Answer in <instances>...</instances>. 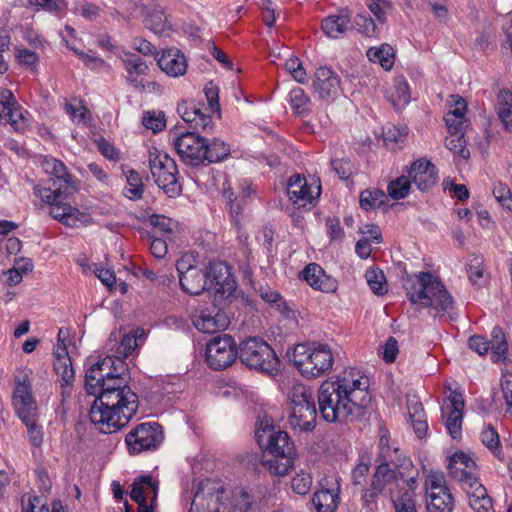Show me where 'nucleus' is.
<instances>
[{"mask_svg":"<svg viewBox=\"0 0 512 512\" xmlns=\"http://www.w3.org/2000/svg\"><path fill=\"white\" fill-rule=\"evenodd\" d=\"M127 185L123 190L126 198L136 201L143 197L144 184L142 178L136 170L129 169L125 172Z\"/></svg>","mask_w":512,"mask_h":512,"instance_id":"nucleus-36","label":"nucleus"},{"mask_svg":"<svg viewBox=\"0 0 512 512\" xmlns=\"http://www.w3.org/2000/svg\"><path fill=\"white\" fill-rule=\"evenodd\" d=\"M339 84L338 76L330 68L322 66V98L336 96L339 92Z\"/></svg>","mask_w":512,"mask_h":512,"instance_id":"nucleus-45","label":"nucleus"},{"mask_svg":"<svg viewBox=\"0 0 512 512\" xmlns=\"http://www.w3.org/2000/svg\"><path fill=\"white\" fill-rule=\"evenodd\" d=\"M341 348L334 342L322 344V373L330 371L341 361Z\"/></svg>","mask_w":512,"mask_h":512,"instance_id":"nucleus-46","label":"nucleus"},{"mask_svg":"<svg viewBox=\"0 0 512 512\" xmlns=\"http://www.w3.org/2000/svg\"><path fill=\"white\" fill-rule=\"evenodd\" d=\"M208 290L214 289L215 296L221 299L230 298L236 290V281L231 267L220 260L211 261L205 271Z\"/></svg>","mask_w":512,"mask_h":512,"instance_id":"nucleus-13","label":"nucleus"},{"mask_svg":"<svg viewBox=\"0 0 512 512\" xmlns=\"http://www.w3.org/2000/svg\"><path fill=\"white\" fill-rule=\"evenodd\" d=\"M408 300L421 308H430L434 317L447 316L450 320L457 318L455 302L438 276L431 272L415 274V280L409 279L405 284Z\"/></svg>","mask_w":512,"mask_h":512,"instance_id":"nucleus-5","label":"nucleus"},{"mask_svg":"<svg viewBox=\"0 0 512 512\" xmlns=\"http://www.w3.org/2000/svg\"><path fill=\"white\" fill-rule=\"evenodd\" d=\"M39 421H30L24 423L27 429V436L31 446L39 448L43 444L44 432Z\"/></svg>","mask_w":512,"mask_h":512,"instance_id":"nucleus-58","label":"nucleus"},{"mask_svg":"<svg viewBox=\"0 0 512 512\" xmlns=\"http://www.w3.org/2000/svg\"><path fill=\"white\" fill-rule=\"evenodd\" d=\"M144 23L155 34H163L169 30L166 16L161 7L147 9Z\"/></svg>","mask_w":512,"mask_h":512,"instance_id":"nucleus-41","label":"nucleus"},{"mask_svg":"<svg viewBox=\"0 0 512 512\" xmlns=\"http://www.w3.org/2000/svg\"><path fill=\"white\" fill-rule=\"evenodd\" d=\"M427 512H452L454 509V498L450 491L440 494H432L427 497Z\"/></svg>","mask_w":512,"mask_h":512,"instance_id":"nucleus-38","label":"nucleus"},{"mask_svg":"<svg viewBox=\"0 0 512 512\" xmlns=\"http://www.w3.org/2000/svg\"><path fill=\"white\" fill-rule=\"evenodd\" d=\"M164 440L162 426L157 422L137 424L125 436V444L130 455L157 450Z\"/></svg>","mask_w":512,"mask_h":512,"instance_id":"nucleus-9","label":"nucleus"},{"mask_svg":"<svg viewBox=\"0 0 512 512\" xmlns=\"http://www.w3.org/2000/svg\"><path fill=\"white\" fill-rule=\"evenodd\" d=\"M15 413L22 423L39 421L38 407L36 402L13 405Z\"/></svg>","mask_w":512,"mask_h":512,"instance_id":"nucleus-51","label":"nucleus"},{"mask_svg":"<svg viewBox=\"0 0 512 512\" xmlns=\"http://www.w3.org/2000/svg\"><path fill=\"white\" fill-rule=\"evenodd\" d=\"M330 164L341 180H348L355 171L354 164L346 158H332Z\"/></svg>","mask_w":512,"mask_h":512,"instance_id":"nucleus-53","label":"nucleus"},{"mask_svg":"<svg viewBox=\"0 0 512 512\" xmlns=\"http://www.w3.org/2000/svg\"><path fill=\"white\" fill-rule=\"evenodd\" d=\"M290 361L303 377L317 378L320 375V345L315 347L307 343L297 344L290 356Z\"/></svg>","mask_w":512,"mask_h":512,"instance_id":"nucleus-14","label":"nucleus"},{"mask_svg":"<svg viewBox=\"0 0 512 512\" xmlns=\"http://www.w3.org/2000/svg\"><path fill=\"white\" fill-rule=\"evenodd\" d=\"M387 195L380 189H366L360 193L359 203L364 210L380 208L385 204Z\"/></svg>","mask_w":512,"mask_h":512,"instance_id":"nucleus-43","label":"nucleus"},{"mask_svg":"<svg viewBox=\"0 0 512 512\" xmlns=\"http://www.w3.org/2000/svg\"><path fill=\"white\" fill-rule=\"evenodd\" d=\"M379 452L376 457V469L371 477L372 486L377 491L396 493L400 481L410 489H416L418 471L410 458L404 456L398 447H392L389 443L388 431H384L379 439Z\"/></svg>","mask_w":512,"mask_h":512,"instance_id":"nucleus-3","label":"nucleus"},{"mask_svg":"<svg viewBox=\"0 0 512 512\" xmlns=\"http://www.w3.org/2000/svg\"><path fill=\"white\" fill-rule=\"evenodd\" d=\"M205 161L208 163H217L223 161L230 154V146L224 141L214 138L211 142L205 139Z\"/></svg>","mask_w":512,"mask_h":512,"instance_id":"nucleus-40","label":"nucleus"},{"mask_svg":"<svg viewBox=\"0 0 512 512\" xmlns=\"http://www.w3.org/2000/svg\"><path fill=\"white\" fill-rule=\"evenodd\" d=\"M370 401L369 379L353 369L322 382V419L327 422L360 419Z\"/></svg>","mask_w":512,"mask_h":512,"instance_id":"nucleus-2","label":"nucleus"},{"mask_svg":"<svg viewBox=\"0 0 512 512\" xmlns=\"http://www.w3.org/2000/svg\"><path fill=\"white\" fill-rule=\"evenodd\" d=\"M159 482L150 475H140L134 479L130 497L138 504V512H153L156 507Z\"/></svg>","mask_w":512,"mask_h":512,"instance_id":"nucleus-15","label":"nucleus"},{"mask_svg":"<svg viewBox=\"0 0 512 512\" xmlns=\"http://www.w3.org/2000/svg\"><path fill=\"white\" fill-rule=\"evenodd\" d=\"M46 170L50 172L54 177L53 189L61 187L62 190L76 191V186L72 183V176L67 171V167L63 162L57 159H51L46 161Z\"/></svg>","mask_w":512,"mask_h":512,"instance_id":"nucleus-29","label":"nucleus"},{"mask_svg":"<svg viewBox=\"0 0 512 512\" xmlns=\"http://www.w3.org/2000/svg\"><path fill=\"white\" fill-rule=\"evenodd\" d=\"M367 57L374 63H379L385 70H390L394 64V51L389 44L380 47H371L367 50Z\"/></svg>","mask_w":512,"mask_h":512,"instance_id":"nucleus-39","label":"nucleus"},{"mask_svg":"<svg viewBox=\"0 0 512 512\" xmlns=\"http://www.w3.org/2000/svg\"><path fill=\"white\" fill-rule=\"evenodd\" d=\"M290 104L294 111L301 116H304L309 110V99L301 88H294L290 91Z\"/></svg>","mask_w":512,"mask_h":512,"instance_id":"nucleus-52","label":"nucleus"},{"mask_svg":"<svg viewBox=\"0 0 512 512\" xmlns=\"http://www.w3.org/2000/svg\"><path fill=\"white\" fill-rule=\"evenodd\" d=\"M351 21L347 9H342L336 15L327 16L322 20V32L330 38H339L343 35Z\"/></svg>","mask_w":512,"mask_h":512,"instance_id":"nucleus-27","label":"nucleus"},{"mask_svg":"<svg viewBox=\"0 0 512 512\" xmlns=\"http://www.w3.org/2000/svg\"><path fill=\"white\" fill-rule=\"evenodd\" d=\"M204 94L207 99L210 110L212 112H220L218 86L212 81L209 82L204 88Z\"/></svg>","mask_w":512,"mask_h":512,"instance_id":"nucleus-63","label":"nucleus"},{"mask_svg":"<svg viewBox=\"0 0 512 512\" xmlns=\"http://www.w3.org/2000/svg\"><path fill=\"white\" fill-rule=\"evenodd\" d=\"M233 512H248L254 504V497L245 487L236 488L232 496Z\"/></svg>","mask_w":512,"mask_h":512,"instance_id":"nucleus-44","label":"nucleus"},{"mask_svg":"<svg viewBox=\"0 0 512 512\" xmlns=\"http://www.w3.org/2000/svg\"><path fill=\"white\" fill-rule=\"evenodd\" d=\"M114 365L115 359L112 356H107L90 366L85 373V390L89 395L96 397L107 376L112 373Z\"/></svg>","mask_w":512,"mask_h":512,"instance_id":"nucleus-20","label":"nucleus"},{"mask_svg":"<svg viewBox=\"0 0 512 512\" xmlns=\"http://www.w3.org/2000/svg\"><path fill=\"white\" fill-rule=\"evenodd\" d=\"M453 98L455 107L446 113L444 121L450 135L465 134L469 124L465 115L467 103L462 97L453 96Z\"/></svg>","mask_w":512,"mask_h":512,"instance_id":"nucleus-24","label":"nucleus"},{"mask_svg":"<svg viewBox=\"0 0 512 512\" xmlns=\"http://www.w3.org/2000/svg\"><path fill=\"white\" fill-rule=\"evenodd\" d=\"M463 490L466 492L469 498V505L474 511L494 512L492 499L479 480H473V483Z\"/></svg>","mask_w":512,"mask_h":512,"instance_id":"nucleus-25","label":"nucleus"},{"mask_svg":"<svg viewBox=\"0 0 512 512\" xmlns=\"http://www.w3.org/2000/svg\"><path fill=\"white\" fill-rule=\"evenodd\" d=\"M365 279L369 288L377 296H383L387 293L388 287L384 272L377 267H370L366 270Z\"/></svg>","mask_w":512,"mask_h":512,"instance_id":"nucleus-42","label":"nucleus"},{"mask_svg":"<svg viewBox=\"0 0 512 512\" xmlns=\"http://www.w3.org/2000/svg\"><path fill=\"white\" fill-rule=\"evenodd\" d=\"M124 69L127 72L126 80L135 89L144 91L146 86L138 77L147 74L149 67L146 61L135 53H124L121 58Z\"/></svg>","mask_w":512,"mask_h":512,"instance_id":"nucleus-22","label":"nucleus"},{"mask_svg":"<svg viewBox=\"0 0 512 512\" xmlns=\"http://www.w3.org/2000/svg\"><path fill=\"white\" fill-rule=\"evenodd\" d=\"M318 264H308L299 274V278L306 281L315 290H320V279L316 275Z\"/></svg>","mask_w":512,"mask_h":512,"instance_id":"nucleus-64","label":"nucleus"},{"mask_svg":"<svg viewBox=\"0 0 512 512\" xmlns=\"http://www.w3.org/2000/svg\"><path fill=\"white\" fill-rule=\"evenodd\" d=\"M194 326L203 333H215L225 329L228 324V318L220 312L212 315L210 312H202L194 321Z\"/></svg>","mask_w":512,"mask_h":512,"instance_id":"nucleus-28","label":"nucleus"},{"mask_svg":"<svg viewBox=\"0 0 512 512\" xmlns=\"http://www.w3.org/2000/svg\"><path fill=\"white\" fill-rule=\"evenodd\" d=\"M143 336V330H136L133 334L123 335L116 349V355L112 356L121 369L126 370L123 359L129 357L135 351L138 347V341H141Z\"/></svg>","mask_w":512,"mask_h":512,"instance_id":"nucleus-30","label":"nucleus"},{"mask_svg":"<svg viewBox=\"0 0 512 512\" xmlns=\"http://www.w3.org/2000/svg\"><path fill=\"white\" fill-rule=\"evenodd\" d=\"M426 489L427 497H430L432 494H440L442 492L449 491L445 486L444 477L439 474H432L427 478Z\"/></svg>","mask_w":512,"mask_h":512,"instance_id":"nucleus-60","label":"nucleus"},{"mask_svg":"<svg viewBox=\"0 0 512 512\" xmlns=\"http://www.w3.org/2000/svg\"><path fill=\"white\" fill-rule=\"evenodd\" d=\"M493 195L503 208L512 210V193L506 184L502 182L495 183L493 186Z\"/></svg>","mask_w":512,"mask_h":512,"instance_id":"nucleus-55","label":"nucleus"},{"mask_svg":"<svg viewBox=\"0 0 512 512\" xmlns=\"http://www.w3.org/2000/svg\"><path fill=\"white\" fill-rule=\"evenodd\" d=\"M183 263H177L179 283L183 291L190 295H200L208 290L205 272L197 267L188 266L184 270Z\"/></svg>","mask_w":512,"mask_h":512,"instance_id":"nucleus-21","label":"nucleus"},{"mask_svg":"<svg viewBox=\"0 0 512 512\" xmlns=\"http://www.w3.org/2000/svg\"><path fill=\"white\" fill-rule=\"evenodd\" d=\"M142 124L147 128L151 129L154 132L161 131L166 123L164 119V115L157 114L156 112H147L142 118Z\"/></svg>","mask_w":512,"mask_h":512,"instance_id":"nucleus-62","label":"nucleus"},{"mask_svg":"<svg viewBox=\"0 0 512 512\" xmlns=\"http://www.w3.org/2000/svg\"><path fill=\"white\" fill-rule=\"evenodd\" d=\"M384 494L382 491H377L372 483L362 493V506L366 512H378L380 495Z\"/></svg>","mask_w":512,"mask_h":512,"instance_id":"nucleus-50","label":"nucleus"},{"mask_svg":"<svg viewBox=\"0 0 512 512\" xmlns=\"http://www.w3.org/2000/svg\"><path fill=\"white\" fill-rule=\"evenodd\" d=\"M490 349L492 353V359L495 362H499L506 359V353L508 350V343L506 341L503 330L495 326L491 332Z\"/></svg>","mask_w":512,"mask_h":512,"instance_id":"nucleus-35","label":"nucleus"},{"mask_svg":"<svg viewBox=\"0 0 512 512\" xmlns=\"http://www.w3.org/2000/svg\"><path fill=\"white\" fill-rule=\"evenodd\" d=\"M149 224L158 229L164 236L173 234L175 222L164 215L152 214L149 216Z\"/></svg>","mask_w":512,"mask_h":512,"instance_id":"nucleus-54","label":"nucleus"},{"mask_svg":"<svg viewBox=\"0 0 512 512\" xmlns=\"http://www.w3.org/2000/svg\"><path fill=\"white\" fill-rule=\"evenodd\" d=\"M406 172L411 182L422 192L428 191L438 182L436 166L424 158L414 161Z\"/></svg>","mask_w":512,"mask_h":512,"instance_id":"nucleus-19","label":"nucleus"},{"mask_svg":"<svg viewBox=\"0 0 512 512\" xmlns=\"http://www.w3.org/2000/svg\"><path fill=\"white\" fill-rule=\"evenodd\" d=\"M201 131H186L177 136L174 147L181 161L186 165L197 167L205 162V138L200 136Z\"/></svg>","mask_w":512,"mask_h":512,"instance_id":"nucleus-12","label":"nucleus"},{"mask_svg":"<svg viewBox=\"0 0 512 512\" xmlns=\"http://www.w3.org/2000/svg\"><path fill=\"white\" fill-rule=\"evenodd\" d=\"M465 402L460 392L453 391L446 398L441 408L445 427L453 439L461 438L463 411Z\"/></svg>","mask_w":512,"mask_h":512,"instance_id":"nucleus-16","label":"nucleus"},{"mask_svg":"<svg viewBox=\"0 0 512 512\" xmlns=\"http://www.w3.org/2000/svg\"><path fill=\"white\" fill-rule=\"evenodd\" d=\"M189 111L183 119L189 128L196 131H206L211 128L212 119L208 114H204L196 103L192 107H188Z\"/></svg>","mask_w":512,"mask_h":512,"instance_id":"nucleus-34","label":"nucleus"},{"mask_svg":"<svg viewBox=\"0 0 512 512\" xmlns=\"http://www.w3.org/2000/svg\"><path fill=\"white\" fill-rule=\"evenodd\" d=\"M287 195L295 207L310 210L317 204V198L320 196V184L317 186L315 197L312 195L306 178L295 174L289 178L287 183Z\"/></svg>","mask_w":512,"mask_h":512,"instance_id":"nucleus-17","label":"nucleus"},{"mask_svg":"<svg viewBox=\"0 0 512 512\" xmlns=\"http://www.w3.org/2000/svg\"><path fill=\"white\" fill-rule=\"evenodd\" d=\"M239 344L229 334L213 337L206 346V362L214 370L231 366L238 358Z\"/></svg>","mask_w":512,"mask_h":512,"instance_id":"nucleus-10","label":"nucleus"},{"mask_svg":"<svg viewBox=\"0 0 512 512\" xmlns=\"http://www.w3.org/2000/svg\"><path fill=\"white\" fill-rule=\"evenodd\" d=\"M3 112L8 123L14 127L15 130L19 129L21 124L24 123L22 108L17 100L14 102V105L8 106Z\"/></svg>","mask_w":512,"mask_h":512,"instance_id":"nucleus-59","label":"nucleus"},{"mask_svg":"<svg viewBox=\"0 0 512 512\" xmlns=\"http://www.w3.org/2000/svg\"><path fill=\"white\" fill-rule=\"evenodd\" d=\"M464 135L465 134L451 135L449 138H446L445 146L461 158L468 159L470 157V151L467 149Z\"/></svg>","mask_w":512,"mask_h":512,"instance_id":"nucleus-49","label":"nucleus"},{"mask_svg":"<svg viewBox=\"0 0 512 512\" xmlns=\"http://www.w3.org/2000/svg\"><path fill=\"white\" fill-rule=\"evenodd\" d=\"M415 489H399L396 493H391V503L394 512H418L415 499Z\"/></svg>","mask_w":512,"mask_h":512,"instance_id":"nucleus-31","label":"nucleus"},{"mask_svg":"<svg viewBox=\"0 0 512 512\" xmlns=\"http://www.w3.org/2000/svg\"><path fill=\"white\" fill-rule=\"evenodd\" d=\"M340 482L335 474L322 479V512H336L340 503Z\"/></svg>","mask_w":512,"mask_h":512,"instance_id":"nucleus-26","label":"nucleus"},{"mask_svg":"<svg viewBox=\"0 0 512 512\" xmlns=\"http://www.w3.org/2000/svg\"><path fill=\"white\" fill-rule=\"evenodd\" d=\"M286 71L293 77L297 82H304L306 72L302 66L301 61L297 57H291L285 62Z\"/></svg>","mask_w":512,"mask_h":512,"instance_id":"nucleus-61","label":"nucleus"},{"mask_svg":"<svg viewBox=\"0 0 512 512\" xmlns=\"http://www.w3.org/2000/svg\"><path fill=\"white\" fill-rule=\"evenodd\" d=\"M54 369L61 378V382L72 384L75 379L74 369L70 357H61L54 361Z\"/></svg>","mask_w":512,"mask_h":512,"instance_id":"nucleus-48","label":"nucleus"},{"mask_svg":"<svg viewBox=\"0 0 512 512\" xmlns=\"http://www.w3.org/2000/svg\"><path fill=\"white\" fill-rule=\"evenodd\" d=\"M367 6L381 24L386 22L387 12L392 8V5L388 0H369L367 2Z\"/></svg>","mask_w":512,"mask_h":512,"instance_id":"nucleus-57","label":"nucleus"},{"mask_svg":"<svg viewBox=\"0 0 512 512\" xmlns=\"http://www.w3.org/2000/svg\"><path fill=\"white\" fill-rule=\"evenodd\" d=\"M448 471L462 489L472 484L473 480H479L475 461L464 452H456L450 457Z\"/></svg>","mask_w":512,"mask_h":512,"instance_id":"nucleus-18","label":"nucleus"},{"mask_svg":"<svg viewBox=\"0 0 512 512\" xmlns=\"http://www.w3.org/2000/svg\"><path fill=\"white\" fill-rule=\"evenodd\" d=\"M288 398L290 402L288 417L290 427L300 432L314 430L317 410L311 389L303 384H296L290 390Z\"/></svg>","mask_w":512,"mask_h":512,"instance_id":"nucleus-7","label":"nucleus"},{"mask_svg":"<svg viewBox=\"0 0 512 512\" xmlns=\"http://www.w3.org/2000/svg\"><path fill=\"white\" fill-rule=\"evenodd\" d=\"M238 358L251 370L273 375L279 369V358L273 348L261 337L251 336L239 343Z\"/></svg>","mask_w":512,"mask_h":512,"instance_id":"nucleus-6","label":"nucleus"},{"mask_svg":"<svg viewBox=\"0 0 512 512\" xmlns=\"http://www.w3.org/2000/svg\"><path fill=\"white\" fill-rule=\"evenodd\" d=\"M150 170L156 184L169 196L174 197L181 193V186L177 181V166L175 161L167 154L150 156Z\"/></svg>","mask_w":512,"mask_h":512,"instance_id":"nucleus-11","label":"nucleus"},{"mask_svg":"<svg viewBox=\"0 0 512 512\" xmlns=\"http://www.w3.org/2000/svg\"><path fill=\"white\" fill-rule=\"evenodd\" d=\"M326 232L331 243H341L345 237V232L337 217H328L326 219Z\"/></svg>","mask_w":512,"mask_h":512,"instance_id":"nucleus-56","label":"nucleus"},{"mask_svg":"<svg viewBox=\"0 0 512 512\" xmlns=\"http://www.w3.org/2000/svg\"><path fill=\"white\" fill-rule=\"evenodd\" d=\"M481 442L489 451L500 461H504V453L500 442V437L492 425H487L480 434Z\"/></svg>","mask_w":512,"mask_h":512,"instance_id":"nucleus-37","label":"nucleus"},{"mask_svg":"<svg viewBox=\"0 0 512 512\" xmlns=\"http://www.w3.org/2000/svg\"><path fill=\"white\" fill-rule=\"evenodd\" d=\"M74 192L62 190L61 187L53 189L51 186L39 190L41 199L50 205L51 217L70 227L76 226L77 222H85L88 218L86 213L64 202Z\"/></svg>","mask_w":512,"mask_h":512,"instance_id":"nucleus-8","label":"nucleus"},{"mask_svg":"<svg viewBox=\"0 0 512 512\" xmlns=\"http://www.w3.org/2000/svg\"><path fill=\"white\" fill-rule=\"evenodd\" d=\"M256 441L263 451L262 464L272 475L284 476L294 467L296 447L286 431L269 419H261L255 430Z\"/></svg>","mask_w":512,"mask_h":512,"instance_id":"nucleus-4","label":"nucleus"},{"mask_svg":"<svg viewBox=\"0 0 512 512\" xmlns=\"http://www.w3.org/2000/svg\"><path fill=\"white\" fill-rule=\"evenodd\" d=\"M411 180L408 176L402 175L389 182L387 186L388 195L394 200L405 198L411 188Z\"/></svg>","mask_w":512,"mask_h":512,"instance_id":"nucleus-47","label":"nucleus"},{"mask_svg":"<svg viewBox=\"0 0 512 512\" xmlns=\"http://www.w3.org/2000/svg\"><path fill=\"white\" fill-rule=\"evenodd\" d=\"M36 402L32 395V387L29 376L22 372L15 376V388L12 397V404H22Z\"/></svg>","mask_w":512,"mask_h":512,"instance_id":"nucleus-32","label":"nucleus"},{"mask_svg":"<svg viewBox=\"0 0 512 512\" xmlns=\"http://www.w3.org/2000/svg\"><path fill=\"white\" fill-rule=\"evenodd\" d=\"M160 69L170 77H180L187 71V60L185 55L177 48L163 50L157 60Z\"/></svg>","mask_w":512,"mask_h":512,"instance_id":"nucleus-23","label":"nucleus"},{"mask_svg":"<svg viewBox=\"0 0 512 512\" xmlns=\"http://www.w3.org/2000/svg\"><path fill=\"white\" fill-rule=\"evenodd\" d=\"M497 115L505 130H512V93L502 90L497 98Z\"/></svg>","mask_w":512,"mask_h":512,"instance_id":"nucleus-33","label":"nucleus"},{"mask_svg":"<svg viewBox=\"0 0 512 512\" xmlns=\"http://www.w3.org/2000/svg\"><path fill=\"white\" fill-rule=\"evenodd\" d=\"M125 370L115 362L89 411V420L101 433L110 434L126 426L136 415L138 395L128 385Z\"/></svg>","mask_w":512,"mask_h":512,"instance_id":"nucleus-1","label":"nucleus"}]
</instances>
